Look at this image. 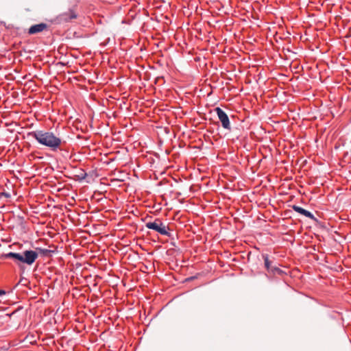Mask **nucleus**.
<instances>
[{"label":"nucleus","mask_w":351,"mask_h":351,"mask_svg":"<svg viewBox=\"0 0 351 351\" xmlns=\"http://www.w3.org/2000/svg\"><path fill=\"white\" fill-rule=\"evenodd\" d=\"M141 146V142L139 141H133V148H136V147Z\"/></svg>","instance_id":"9"},{"label":"nucleus","mask_w":351,"mask_h":351,"mask_svg":"<svg viewBox=\"0 0 351 351\" xmlns=\"http://www.w3.org/2000/svg\"><path fill=\"white\" fill-rule=\"evenodd\" d=\"M263 259H264V262H265V267L267 268V270L269 269L270 268V261L269 260V258H268V256L267 255H263Z\"/></svg>","instance_id":"8"},{"label":"nucleus","mask_w":351,"mask_h":351,"mask_svg":"<svg viewBox=\"0 0 351 351\" xmlns=\"http://www.w3.org/2000/svg\"><path fill=\"white\" fill-rule=\"evenodd\" d=\"M3 196L5 197H10V195L8 193H5V192H3L1 194Z\"/></svg>","instance_id":"10"},{"label":"nucleus","mask_w":351,"mask_h":351,"mask_svg":"<svg viewBox=\"0 0 351 351\" xmlns=\"http://www.w3.org/2000/svg\"><path fill=\"white\" fill-rule=\"evenodd\" d=\"M4 294H5V291L3 290H0V296L3 295Z\"/></svg>","instance_id":"12"},{"label":"nucleus","mask_w":351,"mask_h":351,"mask_svg":"<svg viewBox=\"0 0 351 351\" xmlns=\"http://www.w3.org/2000/svg\"><path fill=\"white\" fill-rule=\"evenodd\" d=\"M47 28V25L44 23L34 25L29 28L28 34H35L37 33H40V32L44 31L45 29H46Z\"/></svg>","instance_id":"6"},{"label":"nucleus","mask_w":351,"mask_h":351,"mask_svg":"<svg viewBox=\"0 0 351 351\" xmlns=\"http://www.w3.org/2000/svg\"><path fill=\"white\" fill-rule=\"evenodd\" d=\"M215 111L216 112L218 119L221 123L222 127L228 130H231L230 122L228 116L227 114L219 107H217L215 108Z\"/></svg>","instance_id":"4"},{"label":"nucleus","mask_w":351,"mask_h":351,"mask_svg":"<svg viewBox=\"0 0 351 351\" xmlns=\"http://www.w3.org/2000/svg\"><path fill=\"white\" fill-rule=\"evenodd\" d=\"M292 208H293V210H295V212H297L309 219H313L315 218L314 215L311 212H309L307 210H305L304 208H303L299 206L293 205Z\"/></svg>","instance_id":"7"},{"label":"nucleus","mask_w":351,"mask_h":351,"mask_svg":"<svg viewBox=\"0 0 351 351\" xmlns=\"http://www.w3.org/2000/svg\"><path fill=\"white\" fill-rule=\"evenodd\" d=\"M39 252L43 256H49L53 251L37 247L36 251L32 250H27L21 253L19 252H8L3 253L0 255V258L6 260L12 259L13 262L19 267L20 270L24 269V265H32L38 258Z\"/></svg>","instance_id":"1"},{"label":"nucleus","mask_w":351,"mask_h":351,"mask_svg":"<svg viewBox=\"0 0 351 351\" xmlns=\"http://www.w3.org/2000/svg\"><path fill=\"white\" fill-rule=\"evenodd\" d=\"M28 136L33 137L40 144L47 146L53 151L58 149L62 143L61 139L51 132L36 130L29 132Z\"/></svg>","instance_id":"2"},{"label":"nucleus","mask_w":351,"mask_h":351,"mask_svg":"<svg viewBox=\"0 0 351 351\" xmlns=\"http://www.w3.org/2000/svg\"><path fill=\"white\" fill-rule=\"evenodd\" d=\"M141 0H133V2H134V1H136V2L139 5V4L141 3ZM134 6H135V5H134V3H133V5H132L133 8H134Z\"/></svg>","instance_id":"11"},{"label":"nucleus","mask_w":351,"mask_h":351,"mask_svg":"<svg viewBox=\"0 0 351 351\" xmlns=\"http://www.w3.org/2000/svg\"><path fill=\"white\" fill-rule=\"evenodd\" d=\"M134 176H136V175L134 173V172L133 171V177Z\"/></svg>","instance_id":"13"},{"label":"nucleus","mask_w":351,"mask_h":351,"mask_svg":"<svg viewBox=\"0 0 351 351\" xmlns=\"http://www.w3.org/2000/svg\"><path fill=\"white\" fill-rule=\"evenodd\" d=\"M136 73H138L140 72V71H139L138 70H137V69H136Z\"/></svg>","instance_id":"14"},{"label":"nucleus","mask_w":351,"mask_h":351,"mask_svg":"<svg viewBox=\"0 0 351 351\" xmlns=\"http://www.w3.org/2000/svg\"><path fill=\"white\" fill-rule=\"evenodd\" d=\"M77 16V15L73 9H70L68 12L59 14L56 20L58 23H67L76 19Z\"/></svg>","instance_id":"5"},{"label":"nucleus","mask_w":351,"mask_h":351,"mask_svg":"<svg viewBox=\"0 0 351 351\" xmlns=\"http://www.w3.org/2000/svg\"><path fill=\"white\" fill-rule=\"evenodd\" d=\"M146 226L147 228L154 230L162 235L169 236L168 226H165L159 219H156L152 222L147 223Z\"/></svg>","instance_id":"3"}]
</instances>
